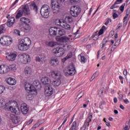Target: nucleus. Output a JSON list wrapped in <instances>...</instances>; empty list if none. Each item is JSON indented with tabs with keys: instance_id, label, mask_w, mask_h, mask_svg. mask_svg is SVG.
<instances>
[{
	"instance_id": "f257e3e1",
	"label": "nucleus",
	"mask_w": 130,
	"mask_h": 130,
	"mask_svg": "<svg viewBox=\"0 0 130 130\" xmlns=\"http://www.w3.org/2000/svg\"><path fill=\"white\" fill-rule=\"evenodd\" d=\"M17 105V103L14 101H10L8 103H6L5 105V109H7L8 111H11L15 114H20L21 112L19 109V107Z\"/></svg>"
},
{
	"instance_id": "f03ea898",
	"label": "nucleus",
	"mask_w": 130,
	"mask_h": 130,
	"mask_svg": "<svg viewBox=\"0 0 130 130\" xmlns=\"http://www.w3.org/2000/svg\"><path fill=\"white\" fill-rule=\"evenodd\" d=\"M30 45H31V40L29 38L25 37L20 42L18 49L19 50L26 51V50L29 49Z\"/></svg>"
},
{
	"instance_id": "7ed1b4c3",
	"label": "nucleus",
	"mask_w": 130,
	"mask_h": 130,
	"mask_svg": "<svg viewBox=\"0 0 130 130\" xmlns=\"http://www.w3.org/2000/svg\"><path fill=\"white\" fill-rule=\"evenodd\" d=\"M51 76L54 79H56V80L53 81L52 84L54 87H58L61 83V74L58 71H53L51 73Z\"/></svg>"
},
{
	"instance_id": "20e7f679",
	"label": "nucleus",
	"mask_w": 130,
	"mask_h": 130,
	"mask_svg": "<svg viewBox=\"0 0 130 130\" xmlns=\"http://www.w3.org/2000/svg\"><path fill=\"white\" fill-rule=\"evenodd\" d=\"M40 13L43 18L46 19L48 18L50 13V7L46 4L43 5L41 9Z\"/></svg>"
},
{
	"instance_id": "39448f33",
	"label": "nucleus",
	"mask_w": 130,
	"mask_h": 130,
	"mask_svg": "<svg viewBox=\"0 0 130 130\" xmlns=\"http://www.w3.org/2000/svg\"><path fill=\"white\" fill-rule=\"evenodd\" d=\"M0 43L2 45L9 46L13 43V40L8 36H4L0 39Z\"/></svg>"
},
{
	"instance_id": "423d86ee",
	"label": "nucleus",
	"mask_w": 130,
	"mask_h": 130,
	"mask_svg": "<svg viewBox=\"0 0 130 130\" xmlns=\"http://www.w3.org/2000/svg\"><path fill=\"white\" fill-rule=\"evenodd\" d=\"M52 9L53 14H58L60 11V5L58 0H51Z\"/></svg>"
},
{
	"instance_id": "0eeeda50",
	"label": "nucleus",
	"mask_w": 130,
	"mask_h": 130,
	"mask_svg": "<svg viewBox=\"0 0 130 130\" xmlns=\"http://www.w3.org/2000/svg\"><path fill=\"white\" fill-rule=\"evenodd\" d=\"M55 24L57 26H60L62 28L66 29V30H71V26L66 22L61 21L60 19H56Z\"/></svg>"
},
{
	"instance_id": "6e6552de",
	"label": "nucleus",
	"mask_w": 130,
	"mask_h": 130,
	"mask_svg": "<svg viewBox=\"0 0 130 130\" xmlns=\"http://www.w3.org/2000/svg\"><path fill=\"white\" fill-rule=\"evenodd\" d=\"M25 89L27 93H36V94H37V88L31 85L30 83H25Z\"/></svg>"
},
{
	"instance_id": "1a4fd4ad",
	"label": "nucleus",
	"mask_w": 130,
	"mask_h": 130,
	"mask_svg": "<svg viewBox=\"0 0 130 130\" xmlns=\"http://www.w3.org/2000/svg\"><path fill=\"white\" fill-rule=\"evenodd\" d=\"M20 61L22 63H28L31 61V57L28 54L23 53L20 55Z\"/></svg>"
},
{
	"instance_id": "9d476101",
	"label": "nucleus",
	"mask_w": 130,
	"mask_h": 130,
	"mask_svg": "<svg viewBox=\"0 0 130 130\" xmlns=\"http://www.w3.org/2000/svg\"><path fill=\"white\" fill-rule=\"evenodd\" d=\"M67 74L70 76H74L76 74V68L73 63H71L67 68Z\"/></svg>"
},
{
	"instance_id": "9b49d317",
	"label": "nucleus",
	"mask_w": 130,
	"mask_h": 130,
	"mask_svg": "<svg viewBox=\"0 0 130 130\" xmlns=\"http://www.w3.org/2000/svg\"><path fill=\"white\" fill-rule=\"evenodd\" d=\"M52 52L59 57L64 54L66 51L63 48L57 47L52 50Z\"/></svg>"
},
{
	"instance_id": "f8f14e48",
	"label": "nucleus",
	"mask_w": 130,
	"mask_h": 130,
	"mask_svg": "<svg viewBox=\"0 0 130 130\" xmlns=\"http://www.w3.org/2000/svg\"><path fill=\"white\" fill-rule=\"evenodd\" d=\"M45 96H51L53 94V89L50 85H46L45 87Z\"/></svg>"
},
{
	"instance_id": "ddd939ff",
	"label": "nucleus",
	"mask_w": 130,
	"mask_h": 130,
	"mask_svg": "<svg viewBox=\"0 0 130 130\" xmlns=\"http://www.w3.org/2000/svg\"><path fill=\"white\" fill-rule=\"evenodd\" d=\"M20 11H21L23 16H30L31 14L30 12V9H29V6L27 5H24L22 7V10H20Z\"/></svg>"
},
{
	"instance_id": "4468645a",
	"label": "nucleus",
	"mask_w": 130,
	"mask_h": 130,
	"mask_svg": "<svg viewBox=\"0 0 130 130\" xmlns=\"http://www.w3.org/2000/svg\"><path fill=\"white\" fill-rule=\"evenodd\" d=\"M10 119L13 123L15 124L19 123V122H20L21 121V120H20V118H19V117L13 114H10Z\"/></svg>"
},
{
	"instance_id": "2eb2a0df",
	"label": "nucleus",
	"mask_w": 130,
	"mask_h": 130,
	"mask_svg": "<svg viewBox=\"0 0 130 130\" xmlns=\"http://www.w3.org/2000/svg\"><path fill=\"white\" fill-rule=\"evenodd\" d=\"M17 53L13 52V53H8L6 57L8 60H11V61H13L14 60H16L17 58Z\"/></svg>"
},
{
	"instance_id": "dca6fc26",
	"label": "nucleus",
	"mask_w": 130,
	"mask_h": 130,
	"mask_svg": "<svg viewBox=\"0 0 130 130\" xmlns=\"http://www.w3.org/2000/svg\"><path fill=\"white\" fill-rule=\"evenodd\" d=\"M20 109L23 114H27L29 112V108H28L27 104L25 103L21 104Z\"/></svg>"
},
{
	"instance_id": "f3484780",
	"label": "nucleus",
	"mask_w": 130,
	"mask_h": 130,
	"mask_svg": "<svg viewBox=\"0 0 130 130\" xmlns=\"http://www.w3.org/2000/svg\"><path fill=\"white\" fill-rule=\"evenodd\" d=\"M9 72V67L2 64L0 66V74L4 75Z\"/></svg>"
},
{
	"instance_id": "a211bd4d",
	"label": "nucleus",
	"mask_w": 130,
	"mask_h": 130,
	"mask_svg": "<svg viewBox=\"0 0 130 130\" xmlns=\"http://www.w3.org/2000/svg\"><path fill=\"white\" fill-rule=\"evenodd\" d=\"M58 28L55 27H51L49 29V34L52 36L57 35V30Z\"/></svg>"
},
{
	"instance_id": "6ab92c4d",
	"label": "nucleus",
	"mask_w": 130,
	"mask_h": 130,
	"mask_svg": "<svg viewBox=\"0 0 130 130\" xmlns=\"http://www.w3.org/2000/svg\"><path fill=\"white\" fill-rule=\"evenodd\" d=\"M92 120V114H89L88 117L87 118L86 120H85L84 125L83 126L84 127H87V126H89L90 122H91Z\"/></svg>"
},
{
	"instance_id": "aec40b11",
	"label": "nucleus",
	"mask_w": 130,
	"mask_h": 130,
	"mask_svg": "<svg viewBox=\"0 0 130 130\" xmlns=\"http://www.w3.org/2000/svg\"><path fill=\"white\" fill-rule=\"evenodd\" d=\"M73 11H72V14L73 15L75 12L77 14V15H80L81 13V11H82V9H81V8L79 7V6H74L73 8H72Z\"/></svg>"
},
{
	"instance_id": "412c9836",
	"label": "nucleus",
	"mask_w": 130,
	"mask_h": 130,
	"mask_svg": "<svg viewBox=\"0 0 130 130\" xmlns=\"http://www.w3.org/2000/svg\"><path fill=\"white\" fill-rule=\"evenodd\" d=\"M32 73V68L31 67H26L24 69V74L27 77H30Z\"/></svg>"
},
{
	"instance_id": "4be33fe9",
	"label": "nucleus",
	"mask_w": 130,
	"mask_h": 130,
	"mask_svg": "<svg viewBox=\"0 0 130 130\" xmlns=\"http://www.w3.org/2000/svg\"><path fill=\"white\" fill-rule=\"evenodd\" d=\"M7 83L11 86H14V85H16L17 81H16V79L10 77L8 79Z\"/></svg>"
},
{
	"instance_id": "5701e85b",
	"label": "nucleus",
	"mask_w": 130,
	"mask_h": 130,
	"mask_svg": "<svg viewBox=\"0 0 130 130\" xmlns=\"http://www.w3.org/2000/svg\"><path fill=\"white\" fill-rule=\"evenodd\" d=\"M50 63L53 67H56L59 63L58 60L56 58H52L50 61Z\"/></svg>"
},
{
	"instance_id": "b1692460",
	"label": "nucleus",
	"mask_w": 130,
	"mask_h": 130,
	"mask_svg": "<svg viewBox=\"0 0 130 130\" xmlns=\"http://www.w3.org/2000/svg\"><path fill=\"white\" fill-rule=\"evenodd\" d=\"M15 17H11L10 19H8L7 25L8 27H11V26H13L15 23Z\"/></svg>"
},
{
	"instance_id": "393cba45",
	"label": "nucleus",
	"mask_w": 130,
	"mask_h": 130,
	"mask_svg": "<svg viewBox=\"0 0 130 130\" xmlns=\"http://www.w3.org/2000/svg\"><path fill=\"white\" fill-rule=\"evenodd\" d=\"M20 22H21V23H23L24 24H25V25L27 24H31V21L30 20V19L26 17H21L20 19Z\"/></svg>"
},
{
	"instance_id": "a878e982",
	"label": "nucleus",
	"mask_w": 130,
	"mask_h": 130,
	"mask_svg": "<svg viewBox=\"0 0 130 130\" xmlns=\"http://www.w3.org/2000/svg\"><path fill=\"white\" fill-rule=\"evenodd\" d=\"M36 60L39 62H45V60H46V59L44 55H40L36 58Z\"/></svg>"
},
{
	"instance_id": "bb28decb",
	"label": "nucleus",
	"mask_w": 130,
	"mask_h": 130,
	"mask_svg": "<svg viewBox=\"0 0 130 130\" xmlns=\"http://www.w3.org/2000/svg\"><path fill=\"white\" fill-rule=\"evenodd\" d=\"M66 34H67V32L64 29L58 28L57 32V35H58V36H63V35H66Z\"/></svg>"
},
{
	"instance_id": "cd10ccee",
	"label": "nucleus",
	"mask_w": 130,
	"mask_h": 130,
	"mask_svg": "<svg viewBox=\"0 0 130 130\" xmlns=\"http://www.w3.org/2000/svg\"><path fill=\"white\" fill-rule=\"evenodd\" d=\"M42 83L44 85H47V86H49V84L51 83V81L48 77H45L42 79Z\"/></svg>"
},
{
	"instance_id": "c85d7f7f",
	"label": "nucleus",
	"mask_w": 130,
	"mask_h": 130,
	"mask_svg": "<svg viewBox=\"0 0 130 130\" xmlns=\"http://www.w3.org/2000/svg\"><path fill=\"white\" fill-rule=\"evenodd\" d=\"M78 58L81 63H86V62H87V58H86L85 56H82V54L78 55Z\"/></svg>"
},
{
	"instance_id": "c756f323",
	"label": "nucleus",
	"mask_w": 130,
	"mask_h": 130,
	"mask_svg": "<svg viewBox=\"0 0 130 130\" xmlns=\"http://www.w3.org/2000/svg\"><path fill=\"white\" fill-rule=\"evenodd\" d=\"M110 42V41L108 40V38H104L102 41V46L101 49H103L105 46H106V43Z\"/></svg>"
},
{
	"instance_id": "7c9ffc66",
	"label": "nucleus",
	"mask_w": 130,
	"mask_h": 130,
	"mask_svg": "<svg viewBox=\"0 0 130 130\" xmlns=\"http://www.w3.org/2000/svg\"><path fill=\"white\" fill-rule=\"evenodd\" d=\"M30 8L31 10H33L35 11V12H37V11H38V8L37 7V5H36L35 3H31L30 5Z\"/></svg>"
},
{
	"instance_id": "2f4dec72",
	"label": "nucleus",
	"mask_w": 130,
	"mask_h": 130,
	"mask_svg": "<svg viewBox=\"0 0 130 130\" xmlns=\"http://www.w3.org/2000/svg\"><path fill=\"white\" fill-rule=\"evenodd\" d=\"M32 87H35V88H40L41 87V84H40V82L39 80H35L34 82V85H32Z\"/></svg>"
},
{
	"instance_id": "473e14b6",
	"label": "nucleus",
	"mask_w": 130,
	"mask_h": 130,
	"mask_svg": "<svg viewBox=\"0 0 130 130\" xmlns=\"http://www.w3.org/2000/svg\"><path fill=\"white\" fill-rule=\"evenodd\" d=\"M30 23H27L26 24H25L24 26V31L26 32H29L30 30H31V26H30Z\"/></svg>"
},
{
	"instance_id": "72a5a7b5",
	"label": "nucleus",
	"mask_w": 130,
	"mask_h": 130,
	"mask_svg": "<svg viewBox=\"0 0 130 130\" xmlns=\"http://www.w3.org/2000/svg\"><path fill=\"white\" fill-rule=\"evenodd\" d=\"M24 15L23 14V13L22 12V11L19 10L18 13L16 14V19H20V18H21Z\"/></svg>"
},
{
	"instance_id": "f704fd0d",
	"label": "nucleus",
	"mask_w": 130,
	"mask_h": 130,
	"mask_svg": "<svg viewBox=\"0 0 130 130\" xmlns=\"http://www.w3.org/2000/svg\"><path fill=\"white\" fill-rule=\"evenodd\" d=\"M28 94L26 95V99L27 100H31L32 99V97H33V95H32V94H37L35 92H27Z\"/></svg>"
},
{
	"instance_id": "c9c22d12",
	"label": "nucleus",
	"mask_w": 130,
	"mask_h": 130,
	"mask_svg": "<svg viewBox=\"0 0 130 130\" xmlns=\"http://www.w3.org/2000/svg\"><path fill=\"white\" fill-rule=\"evenodd\" d=\"M6 32V29L5 28V24H2L0 26V35L4 34Z\"/></svg>"
},
{
	"instance_id": "e433bc0d",
	"label": "nucleus",
	"mask_w": 130,
	"mask_h": 130,
	"mask_svg": "<svg viewBox=\"0 0 130 130\" xmlns=\"http://www.w3.org/2000/svg\"><path fill=\"white\" fill-rule=\"evenodd\" d=\"M70 130H78L77 129V122L76 121L73 122Z\"/></svg>"
},
{
	"instance_id": "4c0bfd02",
	"label": "nucleus",
	"mask_w": 130,
	"mask_h": 130,
	"mask_svg": "<svg viewBox=\"0 0 130 130\" xmlns=\"http://www.w3.org/2000/svg\"><path fill=\"white\" fill-rule=\"evenodd\" d=\"M73 56V53L72 52H70L68 54L67 56L65 57V58L62 59V61H66V60H67V59H69V58H71Z\"/></svg>"
},
{
	"instance_id": "58836bf2",
	"label": "nucleus",
	"mask_w": 130,
	"mask_h": 130,
	"mask_svg": "<svg viewBox=\"0 0 130 130\" xmlns=\"http://www.w3.org/2000/svg\"><path fill=\"white\" fill-rule=\"evenodd\" d=\"M91 38L93 40L96 41V40H98V38H99V35L97 34V32H95L91 36Z\"/></svg>"
},
{
	"instance_id": "ea45409f",
	"label": "nucleus",
	"mask_w": 130,
	"mask_h": 130,
	"mask_svg": "<svg viewBox=\"0 0 130 130\" xmlns=\"http://www.w3.org/2000/svg\"><path fill=\"white\" fill-rule=\"evenodd\" d=\"M60 39L63 42H68L70 41V38L66 36L62 37Z\"/></svg>"
},
{
	"instance_id": "a19ab883",
	"label": "nucleus",
	"mask_w": 130,
	"mask_h": 130,
	"mask_svg": "<svg viewBox=\"0 0 130 130\" xmlns=\"http://www.w3.org/2000/svg\"><path fill=\"white\" fill-rule=\"evenodd\" d=\"M8 70L10 71H15L16 70V64H13L8 67Z\"/></svg>"
},
{
	"instance_id": "79ce46f5",
	"label": "nucleus",
	"mask_w": 130,
	"mask_h": 130,
	"mask_svg": "<svg viewBox=\"0 0 130 130\" xmlns=\"http://www.w3.org/2000/svg\"><path fill=\"white\" fill-rule=\"evenodd\" d=\"M48 45L50 47H54V46L57 45V43L54 42H49Z\"/></svg>"
},
{
	"instance_id": "37998d69",
	"label": "nucleus",
	"mask_w": 130,
	"mask_h": 130,
	"mask_svg": "<svg viewBox=\"0 0 130 130\" xmlns=\"http://www.w3.org/2000/svg\"><path fill=\"white\" fill-rule=\"evenodd\" d=\"M118 8H119V6L115 2L114 4L110 7V9L111 10H113V9H117Z\"/></svg>"
},
{
	"instance_id": "c03bdc74",
	"label": "nucleus",
	"mask_w": 130,
	"mask_h": 130,
	"mask_svg": "<svg viewBox=\"0 0 130 130\" xmlns=\"http://www.w3.org/2000/svg\"><path fill=\"white\" fill-rule=\"evenodd\" d=\"M6 90V87L5 86L1 85L0 86V94H3L4 92Z\"/></svg>"
},
{
	"instance_id": "a18cd8bd",
	"label": "nucleus",
	"mask_w": 130,
	"mask_h": 130,
	"mask_svg": "<svg viewBox=\"0 0 130 130\" xmlns=\"http://www.w3.org/2000/svg\"><path fill=\"white\" fill-rule=\"evenodd\" d=\"M67 21L69 22V23H73V17L71 16H68L66 18Z\"/></svg>"
},
{
	"instance_id": "49530a36",
	"label": "nucleus",
	"mask_w": 130,
	"mask_h": 130,
	"mask_svg": "<svg viewBox=\"0 0 130 130\" xmlns=\"http://www.w3.org/2000/svg\"><path fill=\"white\" fill-rule=\"evenodd\" d=\"M124 7H125V3H123L119 8V10L121 12H123L124 11Z\"/></svg>"
},
{
	"instance_id": "de8ad7c7",
	"label": "nucleus",
	"mask_w": 130,
	"mask_h": 130,
	"mask_svg": "<svg viewBox=\"0 0 130 130\" xmlns=\"http://www.w3.org/2000/svg\"><path fill=\"white\" fill-rule=\"evenodd\" d=\"M71 14L73 17H78V16H79V14H78L77 13H76V12H75L74 13V14H73V10H71L70 11Z\"/></svg>"
},
{
	"instance_id": "09e8293b",
	"label": "nucleus",
	"mask_w": 130,
	"mask_h": 130,
	"mask_svg": "<svg viewBox=\"0 0 130 130\" xmlns=\"http://www.w3.org/2000/svg\"><path fill=\"white\" fill-rule=\"evenodd\" d=\"M14 33L16 34V35H18V36H20L21 35L20 34L21 33V31L19 29H15L14 31Z\"/></svg>"
},
{
	"instance_id": "8fccbe9b",
	"label": "nucleus",
	"mask_w": 130,
	"mask_h": 130,
	"mask_svg": "<svg viewBox=\"0 0 130 130\" xmlns=\"http://www.w3.org/2000/svg\"><path fill=\"white\" fill-rule=\"evenodd\" d=\"M32 122H33V119H30L29 120H28V121H26L25 123V124H26V125H30V124L31 123H32Z\"/></svg>"
},
{
	"instance_id": "3c124183",
	"label": "nucleus",
	"mask_w": 130,
	"mask_h": 130,
	"mask_svg": "<svg viewBox=\"0 0 130 130\" xmlns=\"http://www.w3.org/2000/svg\"><path fill=\"white\" fill-rule=\"evenodd\" d=\"M120 41H121V40L120 39L117 40V41L115 42V43L114 44V45H115V46H116V47H117V46H118V45H119V44H120Z\"/></svg>"
},
{
	"instance_id": "603ef678",
	"label": "nucleus",
	"mask_w": 130,
	"mask_h": 130,
	"mask_svg": "<svg viewBox=\"0 0 130 130\" xmlns=\"http://www.w3.org/2000/svg\"><path fill=\"white\" fill-rule=\"evenodd\" d=\"M83 96H84V92H80L78 95H77V98H78V99H81V98H82L83 97Z\"/></svg>"
},
{
	"instance_id": "864d4df0",
	"label": "nucleus",
	"mask_w": 130,
	"mask_h": 130,
	"mask_svg": "<svg viewBox=\"0 0 130 130\" xmlns=\"http://www.w3.org/2000/svg\"><path fill=\"white\" fill-rule=\"evenodd\" d=\"M113 18L114 19H116V18H118V15L116 14L115 12H113Z\"/></svg>"
},
{
	"instance_id": "5fc2aeb1",
	"label": "nucleus",
	"mask_w": 130,
	"mask_h": 130,
	"mask_svg": "<svg viewBox=\"0 0 130 130\" xmlns=\"http://www.w3.org/2000/svg\"><path fill=\"white\" fill-rule=\"evenodd\" d=\"M121 27H122V23H119L117 26V28L116 29V31H118V29H120V28H121Z\"/></svg>"
},
{
	"instance_id": "6e6d98bb",
	"label": "nucleus",
	"mask_w": 130,
	"mask_h": 130,
	"mask_svg": "<svg viewBox=\"0 0 130 130\" xmlns=\"http://www.w3.org/2000/svg\"><path fill=\"white\" fill-rule=\"evenodd\" d=\"M111 22V19L108 18L107 19V21H106V22L105 23V25H108V24H109V22Z\"/></svg>"
},
{
	"instance_id": "4d7b16f0",
	"label": "nucleus",
	"mask_w": 130,
	"mask_h": 130,
	"mask_svg": "<svg viewBox=\"0 0 130 130\" xmlns=\"http://www.w3.org/2000/svg\"><path fill=\"white\" fill-rule=\"evenodd\" d=\"M64 120H63V123H62V125H63V124H64V123H66V122H67V121L68 120V116H65L64 117Z\"/></svg>"
},
{
	"instance_id": "13d9d810",
	"label": "nucleus",
	"mask_w": 130,
	"mask_h": 130,
	"mask_svg": "<svg viewBox=\"0 0 130 130\" xmlns=\"http://www.w3.org/2000/svg\"><path fill=\"white\" fill-rule=\"evenodd\" d=\"M95 77H97V72H95L91 77V81H93L95 79Z\"/></svg>"
},
{
	"instance_id": "bf43d9fd",
	"label": "nucleus",
	"mask_w": 130,
	"mask_h": 130,
	"mask_svg": "<svg viewBox=\"0 0 130 130\" xmlns=\"http://www.w3.org/2000/svg\"><path fill=\"white\" fill-rule=\"evenodd\" d=\"M116 47H117L115 46V45L114 46H113L111 49V52H113V51H114V50H115V49L116 48Z\"/></svg>"
},
{
	"instance_id": "052dcab7",
	"label": "nucleus",
	"mask_w": 130,
	"mask_h": 130,
	"mask_svg": "<svg viewBox=\"0 0 130 130\" xmlns=\"http://www.w3.org/2000/svg\"><path fill=\"white\" fill-rule=\"evenodd\" d=\"M104 91V87H102L99 91V94L102 95L103 94V91Z\"/></svg>"
},
{
	"instance_id": "680f3d73",
	"label": "nucleus",
	"mask_w": 130,
	"mask_h": 130,
	"mask_svg": "<svg viewBox=\"0 0 130 130\" xmlns=\"http://www.w3.org/2000/svg\"><path fill=\"white\" fill-rule=\"evenodd\" d=\"M129 14H130V8H128L126 10V16H129Z\"/></svg>"
},
{
	"instance_id": "e2e57ef3",
	"label": "nucleus",
	"mask_w": 130,
	"mask_h": 130,
	"mask_svg": "<svg viewBox=\"0 0 130 130\" xmlns=\"http://www.w3.org/2000/svg\"><path fill=\"white\" fill-rule=\"evenodd\" d=\"M123 2V0H117L115 2V3L117 5H119L120 4H121Z\"/></svg>"
},
{
	"instance_id": "0e129e2a",
	"label": "nucleus",
	"mask_w": 130,
	"mask_h": 130,
	"mask_svg": "<svg viewBox=\"0 0 130 130\" xmlns=\"http://www.w3.org/2000/svg\"><path fill=\"white\" fill-rule=\"evenodd\" d=\"M104 33V30L102 29H101L99 32V36L102 35Z\"/></svg>"
},
{
	"instance_id": "69168bd1",
	"label": "nucleus",
	"mask_w": 130,
	"mask_h": 130,
	"mask_svg": "<svg viewBox=\"0 0 130 130\" xmlns=\"http://www.w3.org/2000/svg\"><path fill=\"white\" fill-rule=\"evenodd\" d=\"M19 2V0H16L14 3L11 5V8H13L17 3Z\"/></svg>"
},
{
	"instance_id": "338daca9",
	"label": "nucleus",
	"mask_w": 130,
	"mask_h": 130,
	"mask_svg": "<svg viewBox=\"0 0 130 130\" xmlns=\"http://www.w3.org/2000/svg\"><path fill=\"white\" fill-rule=\"evenodd\" d=\"M110 36H113L114 35V31H111L109 34Z\"/></svg>"
},
{
	"instance_id": "774afa93",
	"label": "nucleus",
	"mask_w": 130,
	"mask_h": 130,
	"mask_svg": "<svg viewBox=\"0 0 130 130\" xmlns=\"http://www.w3.org/2000/svg\"><path fill=\"white\" fill-rule=\"evenodd\" d=\"M123 75H124V76H126V75H127V71L126 70H124Z\"/></svg>"
}]
</instances>
